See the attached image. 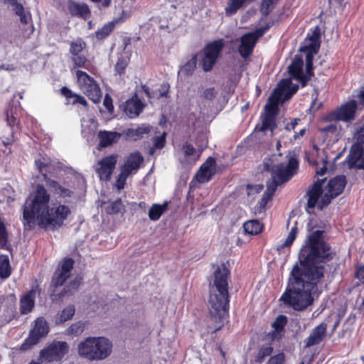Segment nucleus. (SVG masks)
Returning <instances> with one entry per match:
<instances>
[{
  "label": "nucleus",
  "instance_id": "obj_19",
  "mask_svg": "<svg viewBox=\"0 0 364 364\" xmlns=\"http://www.w3.org/2000/svg\"><path fill=\"white\" fill-rule=\"evenodd\" d=\"M144 161V158L139 151H136L129 154L121 169L130 175L133 171H136Z\"/></svg>",
  "mask_w": 364,
  "mask_h": 364
},
{
  "label": "nucleus",
  "instance_id": "obj_47",
  "mask_svg": "<svg viewBox=\"0 0 364 364\" xmlns=\"http://www.w3.org/2000/svg\"><path fill=\"white\" fill-rule=\"evenodd\" d=\"M9 242V234L4 222L0 219V248L6 249Z\"/></svg>",
  "mask_w": 364,
  "mask_h": 364
},
{
  "label": "nucleus",
  "instance_id": "obj_13",
  "mask_svg": "<svg viewBox=\"0 0 364 364\" xmlns=\"http://www.w3.org/2000/svg\"><path fill=\"white\" fill-rule=\"evenodd\" d=\"M41 291L42 289L36 280L31 289L20 298V312L21 314H27L33 310L35 306L36 295L37 294L40 295Z\"/></svg>",
  "mask_w": 364,
  "mask_h": 364
},
{
  "label": "nucleus",
  "instance_id": "obj_26",
  "mask_svg": "<svg viewBox=\"0 0 364 364\" xmlns=\"http://www.w3.org/2000/svg\"><path fill=\"white\" fill-rule=\"evenodd\" d=\"M151 129V127L149 124H141L136 128H130L124 132L127 139L132 141H137L144 137L145 134H148Z\"/></svg>",
  "mask_w": 364,
  "mask_h": 364
},
{
  "label": "nucleus",
  "instance_id": "obj_36",
  "mask_svg": "<svg viewBox=\"0 0 364 364\" xmlns=\"http://www.w3.org/2000/svg\"><path fill=\"white\" fill-rule=\"evenodd\" d=\"M245 233L256 235L259 234L263 229V225L258 220H251L243 224Z\"/></svg>",
  "mask_w": 364,
  "mask_h": 364
},
{
  "label": "nucleus",
  "instance_id": "obj_10",
  "mask_svg": "<svg viewBox=\"0 0 364 364\" xmlns=\"http://www.w3.org/2000/svg\"><path fill=\"white\" fill-rule=\"evenodd\" d=\"M69 346L65 341H54L40 351L42 360L50 363L60 361L68 353Z\"/></svg>",
  "mask_w": 364,
  "mask_h": 364
},
{
  "label": "nucleus",
  "instance_id": "obj_15",
  "mask_svg": "<svg viewBox=\"0 0 364 364\" xmlns=\"http://www.w3.org/2000/svg\"><path fill=\"white\" fill-rule=\"evenodd\" d=\"M326 178H318L314 183L309 187L306 195L308 200L306 203V210L314 209L317 205L319 198L323 193V186Z\"/></svg>",
  "mask_w": 364,
  "mask_h": 364
},
{
  "label": "nucleus",
  "instance_id": "obj_11",
  "mask_svg": "<svg viewBox=\"0 0 364 364\" xmlns=\"http://www.w3.org/2000/svg\"><path fill=\"white\" fill-rule=\"evenodd\" d=\"M49 327L46 319L39 317L35 321V326L30 331L29 336L24 340L21 344L20 349L21 350H27L32 346L37 344L39 340L48 334Z\"/></svg>",
  "mask_w": 364,
  "mask_h": 364
},
{
  "label": "nucleus",
  "instance_id": "obj_6",
  "mask_svg": "<svg viewBox=\"0 0 364 364\" xmlns=\"http://www.w3.org/2000/svg\"><path fill=\"white\" fill-rule=\"evenodd\" d=\"M210 306L206 330L208 334H213L224 326L225 321L229 316L230 306L224 304L214 306L213 304H210Z\"/></svg>",
  "mask_w": 364,
  "mask_h": 364
},
{
  "label": "nucleus",
  "instance_id": "obj_48",
  "mask_svg": "<svg viewBox=\"0 0 364 364\" xmlns=\"http://www.w3.org/2000/svg\"><path fill=\"white\" fill-rule=\"evenodd\" d=\"M279 0H262L261 12L262 16H267Z\"/></svg>",
  "mask_w": 364,
  "mask_h": 364
},
{
  "label": "nucleus",
  "instance_id": "obj_49",
  "mask_svg": "<svg viewBox=\"0 0 364 364\" xmlns=\"http://www.w3.org/2000/svg\"><path fill=\"white\" fill-rule=\"evenodd\" d=\"M129 64V59L126 58H119L117 63L114 65V70L119 75H122L124 73L125 69Z\"/></svg>",
  "mask_w": 364,
  "mask_h": 364
},
{
  "label": "nucleus",
  "instance_id": "obj_7",
  "mask_svg": "<svg viewBox=\"0 0 364 364\" xmlns=\"http://www.w3.org/2000/svg\"><path fill=\"white\" fill-rule=\"evenodd\" d=\"M358 102L355 100H350L329 112L325 117L328 122L337 121L350 122L355 119L358 109Z\"/></svg>",
  "mask_w": 364,
  "mask_h": 364
},
{
  "label": "nucleus",
  "instance_id": "obj_40",
  "mask_svg": "<svg viewBox=\"0 0 364 364\" xmlns=\"http://www.w3.org/2000/svg\"><path fill=\"white\" fill-rule=\"evenodd\" d=\"M247 0H229L225 7V14L227 16H232L245 4Z\"/></svg>",
  "mask_w": 364,
  "mask_h": 364
},
{
  "label": "nucleus",
  "instance_id": "obj_28",
  "mask_svg": "<svg viewBox=\"0 0 364 364\" xmlns=\"http://www.w3.org/2000/svg\"><path fill=\"white\" fill-rule=\"evenodd\" d=\"M60 91L61 95L66 98L67 104H80L85 107L87 106V102L84 97L73 92L68 87H63Z\"/></svg>",
  "mask_w": 364,
  "mask_h": 364
},
{
  "label": "nucleus",
  "instance_id": "obj_57",
  "mask_svg": "<svg viewBox=\"0 0 364 364\" xmlns=\"http://www.w3.org/2000/svg\"><path fill=\"white\" fill-rule=\"evenodd\" d=\"M103 105L109 113H112L114 112L113 100L109 94L105 95Z\"/></svg>",
  "mask_w": 364,
  "mask_h": 364
},
{
  "label": "nucleus",
  "instance_id": "obj_50",
  "mask_svg": "<svg viewBox=\"0 0 364 364\" xmlns=\"http://www.w3.org/2000/svg\"><path fill=\"white\" fill-rule=\"evenodd\" d=\"M284 168L291 174L293 176L295 173H296L297 170L299 168V161L295 156H291L287 164V166Z\"/></svg>",
  "mask_w": 364,
  "mask_h": 364
},
{
  "label": "nucleus",
  "instance_id": "obj_52",
  "mask_svg": "<svg viewBox=\"0 0 364 364\" xmlns=\"http://www.w3.org/2000/svg\"><path fill=\"white\" fill-rule=\"evenodd\" d=\"M72 61L77 68H85L87 58L85 55L77 54L76 55H73Z\"/></svg>",
  "mask_w": 364,
  "mask_h": 364
},
{
  "label": "nucleus",
  "instance_id": "obj_17",
  "mask_svg": "<svg viewBox=\"0 0 364 364\" xmlns=\"http://www.w3.org/2000/svg\"><path fill=\"white\" fill-rule=\"evenodd\" d=\"M264 168L271 172L272 179L276 181L280 185L289 181L291 178V174L289 173L282 164L271 166L267 163L264 164Z\"/></svg>",
  "mask_w": 364,
  "mask_h": 364
},
{
  "label": "nucleus",
  "instance_id": "obj_62",
  "mask_svg": "<svg viewBox=\"0 0 364 364\" xmlns=\"http://www.w3.org/2000/svg\"><path fill=\"white\" fill-rule=\"evenodd\" d=\"M355 277L358 279L362 284H364V264L355 267Z\"/></svg>",
  "mask_w": 364,
  "mask_h": 364
},
{
  "label": "nucleus",
  "instance_id": "obj_23",
  "mask_svg": "<svg viewBox=\"0 0 364 364\" xmlns=\"http://www.w3.org/2000/svg\"><path fill=\"white\" fill-rule=\"evenodd\" d=\"M346 183L347 181L346 176L344 175H338L328 181L326 189L328 192L338 196L343 193Z\"/></svg>",
  "mask_w": 364,
  "mask_h": 364
},
{
  "label": "nucleus",
  "instance_id": "obj_22",
  "mask_svg": "<svg viewBox=\"0 0 364 364\" xmlns=\"http://www.w3.org/2000/svg\"><path fill=\"white\" fill-rule=\"evenodd\" d=\"M298 89V85L292 84L290 79H287L278 85V88L274 90V93L279 96L280 98L284 94V100H289L297 92Z\"/></svg>",
  "mask_w": 364,
  "mask_h": 364
},
{
  "label": "nucleus",
  "instance_id": "obj_21",
  "mask_svg": "<svg viewBox=\"0 0 364 364\" xmlns=\"http://www.w3.org/2000/svg\"><path fill=\"white\" fill-rule=\"evenodd\" d=\"M326 328L327 324L326 323H321L318 326H316L306 340V347L319 344L326 336Z\"/></svg>",
  "mask_w": 364,
  "mask_h": 364
},
{
  "label": "nucleus",
  "instance_id": "obj_64",
  "mask_svg": "<svg viewBox=\"0 0 364 364\" xmlns=\"http://www.w3.org/2000/svg\"><path fill=\"white\" fill-rule=\"evenodd\" d=\"M314 75V73L313 63H306V74H304V77L308 79V82L311 80Z\"/></svg>",
  "mask_w": 364,
  "mask_h": 364
},
{
  "label": "nucleus",
  "instance_id": "obj_14",
  "mask_svg": "<svg viewBox=\"0 0 364 364\" xmlns=\"http://www.w3.org/2000/svg\"><path fill=\"white\" fill-rule=\"evenodd\" d=\"M216 160L209 156L200 166L195 175L196 180L200 183L210 181L216 173Z\"/></svg>",
  "mask_w": 364,
  "mask_h": 364
},
{
  "label": "nucleus",
  "instance_id": "obj_34",
  "mask_svg": "<svg viewBox=\"0 0 364 364\" xmlns=\"http://www.w3.org/2000/svg\"><path fill=\"white\" fill-rule=\"evenodd\" d=\"M168 202L165 201L162 205L154 203L149 210V218L151 220L156 221L166 211Z\"/></svg>",
  "mask_w": 364,
  "mask_h": 364
},
{
  "label": "nucleus",
  "instance_id": "obj_41",
  "mask_svg": "<svg viewBox=\"0 0 364 364\" xmlns=\"http://www.w3.org/2000/svg\"><path fill=\"white\" fill-rule=\"evenodd\" d=\"M114 24L113 22H109L105 24L101 28L95 32V36L98 40H103L106 38L113 31Z\"/></svg>",
  "mask_w": 364,
  "mask_h": 364
},
{
  "label": "nucleus",
  "instance_id": "obj_37",
  "mask_svg": "<svg viewBox=\"0 0 364 364\" xmlns=\"http://www.w3.org/2000/svg\"><path fill=\"white\" fill-rule=\"evenodd\" d=\"M11 267L9 256L0 255V278L6 279L11 274Z\"/></svg>",
  "mask_w": 364,
  "mask_h": 364
},
{
  "label": "nucleus",
  "instance_id": "obj_63",
  "mask_svg": "<svg viewBox=\"0 0 364 364\" xmlns=\"http://www.w3.org/2000/svg\"><path fill=\"white\" fill-rule=\"evenodd\" d=\"M266 31L264 30V28L261 26L257 29H255L252 32H249L248 33L250 34V36L257 42L258 39L263 36Z\"/></svg>",
  "mask_w": 364,
  "mask_h": 364
},
{
  "label": "nucleus",
  "instance_id": "obj_5",
  "mask_svg": "<svg viewBox=\"0 0 364 364\" xmlns=\"http://www.w3.org/2000/svg\"><path fill=\"white\" fill-rule=\"evenodd\" d=\"M77 82L81 91L94 103H98L102 98V91L97 81L86 72L76 71Z\"/></svg>",
  "mask_w": 364,
  "mask_h": 364
},
{
  "label": "nucleus",
  "instance_id": "obj_29",
  "mask_svg": "<svg viewBox=\"0 0 364 364\" xmlns=\"http://www.w3.org/2000/svg\"><path fill=\"white\" fill-rule=\"evenodd\" d=\"M319 38L318 32L314 33V34L311 36L310 40L312 41V43L309 46H304L301 50L306 52V63H313L314 61V54L316 53L319 47V45H316V42L318 41Z\"/></svg>",
  "mask_w": 364,
  "mask_h": 364
},
{
  "label": "nucleus",
  "instance_id": "obj_60",
  "mask_svg": "<svg viewBox=\"0 0 364 364\" xmlns=\"http://www.w3.org/2000/svg\"><path fill=\"white\" fill-rule=\"evenodd\" d=\"M217 95L214 87L207 88L203 92V97L205 99L208 100H213Z\"/></svg>",
  "mask_w": 364,
  "mask_h": 364
},
{
  "label": "nucleus",
  "instance_id": "obj_61",
  "mask_svg": "<svg viewBox=\"0 0 364 364\" xmlns=\"http://www.w3.org/2000/svg\"><path fill=\"white\" fill-rule=\"evenodd\" d=\"M320 131L323 133H325L326 134H334L337 132V125L336 124H328L323 127H321L320 129Z\"/></svg>",
  "mask_w": 364,
  "mask_h": 364
},
{
  "label": "nucleus",
  "instance_id": "obj_12",
  "mask_svg": "<svg viewBox=\"0 0 364 364\" xmlns=\"http://www.w3.org/2000/svg\"><path fill=\"white\" fill-rule=\"evenodd\" d=\"M118 158V154H113L103 157L97 162L96 173L98 174L100 180L109 181L111 179L117 164Z\"/></svg>",
  "mask_w": 364,
  "mask_h": 364
},
{
  "label": "nucleus",
  "instance_id": "obj_30",
  "mask_svg": "<svg viewBox=\"0 0 364 364\" xmlns=\"http://www.w3.org/2000/svg\"><path fill=\"white\" fill-rule=\"evenodd\" d=\"M279 96L277 95L269 97V102L264 107V115L277 118L279 112V103L280 100Z\"/></svg>",
  "mask_w": 364,
  "mask_h": 364
},
{
  "label": "nucleus",
  "instance_id": "obj_3",
  "mask_svg": "<svg viewBox=\"0 0 364 364\" xmlns=\"http://www.w3.org/2000/svg\"><path fill=\"white\" fill-rule=\"evenodd\" d=\"M230 270L224 264L218 266L213 273V281L209 284V304L214 306H230L228 279Z\"/></svg>",
  "mask_w": 364,
  "mask_h": 364
},
{
  "label": "nucleus",
  "instance_id": "obj_32",
  "mask_svg": "<svg viewBox=\"0 0 364 364\" xmlns=\"http://www.w3.org/2000/svg\"><path fill=\"white\" fill-rule=\"evenodd\" d=\"M274 348L271 343L262 345L258 348L257 352L254 356V361L256 363L262 364L267 357L272 355Z\"/></svg>",
  "mask_w": 364,
  "mask_h": 364
},
{
  "label": "nucleus",
  "instance_id": "obj_18",
  "mask_svg": "<svg viewBox=\"0 0 364 364\" xmlns=\"http://www.w3.org/2000/svg\"><path fill=\"white\" fill-rule=\"evenodd\" d=\"M68 9L72 16L88 19L91 16L90 10L85 3L80 4L74 0H68Z\"/></svg>",
  "mask_w": 364,
  "mask_h": 364
},
{
  "label": "nucleus",
  "instance_id": "obj_4",
  "mask_svg": "<svg viewBox=\"0 0 364 364\" xmlns=\"http://www.w3.org/2000/svg\"><path fill=\"white\" fill-rule=\"evenodd\" d=\"M112 344L105 337H88L78 345L79 355L89 360H102L112 353Z\"/></svg>",
  "mask_w": 364,
  "mask_h": 364
},
{
  "label": "nucleus",
  "instance_id": "obj_38",
  "mask_svg": "<svg viewBox=\"0 0 364 364\" xmlns=\"http://www.w3.org/2000/svg\"><path fill=\"white\" fill-rule=\"evenodd\" d=\"M105 212L108 215H116L124 212V205L120 198L110 203L105 207Z\"/></svg>",
  "mask_w": 364,
  "mask_h": 364
},
{
  "label": "nucleus",
  "instance_id": "obj_33",
  "mask_svg": "<svg viewBox=\"0 0 364 364\" xmlns=\"http://www.w3.org/2000/svg\"><path fill=\"white\" fill-rule=\"evenodd\" d=\"M287 323V318L285 315H279L276 318L274 321L272 323V326L274 330L268 333L272 340H274L276 338L277 333L282 332L284 330V327Z\"/></svg>",
  "mask_w": 364,
  "mask_h": 364
},
{
  "label": "nucleus",
  "instance_id": "obj_53",
  "mask_svg": "<svg viewBox=\"0 0 364 364\" xmlns=\"http://www.w3.org/2000/svg\"><path fill=\"white\" fill-rule=\"evenodd\" d=\"M84 326L80 322L73 323L68 329V333L71 335L77 336L83 332Z\"/></svg>",
  "mask_w": 364,
  "mask_h": 364
},
{
  "label": "nucleus",
  "instance_id": "obj_42",
  "mask_svg": "<svg viewBox=\"0 0 364 364\" xmlns=\"http://www.w3.org/2000/svg\"><path fill=\"white\" fill-rule=\"evenodd\" d=\"M86 47L85 42L80 38L72 41L70 46V53L73 55L80 54Z\"/></svg>",
  "mask_w": 364,
  "mask_h": 364
},
{
  "label": "nucleus",
  "instance_id": "obj_56",
  "mask_svg": "<svg viewBox=\"0 0 364 364\" xmlns=\"http://www.w3.org/2000/svg\"><path fill=\"white\" fill-rule=\"evenodd\" d=\"M279 185L280 184L279 183L276 182V181H274L273 179L271 178L267 183V189L264 192L269 194V196H273L277 190V186Z\"/></svg>",
  "mask_w": 364,
  "mask_h": 364
},
{
  "label": "nucleus",
  "instance_id": "obj_16",
  "mask_svg": "<svg viewBox=\"0 0 364 364\" xmlns=\"http://www.w3.org/2000/svg\"><path fill=\"white\" fill-rule=\"evenodd\" d=\"M304 61L301 56L296 55L288 67V71L291 78L301 83L302 87L308 84V79L304 77L303 72Z\"/></svg>",
  "mask_w": 364,
  "mask_h": 364
},
{
  "label": "nucleus",
  "instance_id": "obj_45",
  "mask_svg": "<svg viewBox=\"0 0 364 364\" xmlns=\"http://www.w3.org/2000/svg\"><path fill=\"white\" fill-rule=\"evenodd\" d=\"M336 197L337 196H335L333 193L327 191V193H326L323 196H321V200L317 203L318 209L321 210H323L331 203L333 198Z\"/></svg>",
  "mask_w": 364,
  "mask_h": 364
},
{
  "label": "nucleus",
  "instance_id": "obj_8",
  "mask_svg": "<svg viewBox=\"0 0 364 364\" xmlns=\"http://www.w3.org/2000/svg\"><path fill=\"white\" fill-rule=\"evenodd\" d=\"M223 39L215 40L207 43L203 48V57L201 60L202 68L204 71H210L215 65L224 48Z\"/></svg>",
  "mask_w": 364,
  "mask_h": 364
},
{
  "label": "nucleus",
  "instance_id": "obj_55",
  "mask_svg": "<svg viewBox=\"0 0 364 364\" xmlns=\"http://www.w3.org/2000/svg\"><path fill=\"white\" fill-rule=\"evenodd\" d=\"M197 64V54H193L184 65V69L187 73H192L196 68Z\"/></svg>",
  "mask_w": 364,
  "mask_h": 364
},
{
  "label": "nucleus",
  "instance_id": "obj_24",
  "mask_svg": "<svg viewBox=\"0 0 364 364\" xmlns=\"http://www.w3.org/2000/svg\"><path fill=\"white\" fill-rule=\"evenodd\" d=\"M144 105L137 98L127 100L123 105L124 112L129 117H138L143 110Z\"/></svg>",
  "mask_w": 364,
  "mask_h": 364
},
{
  "label": "nucleus",
  "instance_id": "obj_43",
  "mask_svg": "<svg viewBox=\"0 0 364 364\" xmlns=\"http://www.w3.org/2000/svg\"><path fill=\"white\" fill-rule=\"evenodd\" d=\"M298 228L296 227V224H295V225L291 228V230L284 243H282L277 247V250L280 251L282 249H284V247H290L295 240Z\"/></svg>",
  "mask_w": 364,
  "mask_h": 364
},
{
  "label": "nucleus",
  "instance_id": "obj_46",
  "mask_svg": "<svg viewBox=\"0 0 364 364\" xmlns=\"http://www.w3.org/2000/svg\"><path fill=\"white\" fill-rule=\"evenodd\" d=\"M5 116L7 124L9 127H14L20 124V120L14 115L13 109L8 107L5 110Z\"/></svg>",
  "mask_w": 364,
  "mask_h": 364
},
{
  "label": "nucleus",
  "instance_id": "obj_31",
  "mask_svg": "<svg viewBox=\"0 0 364 364\" xmlns=\"http://www.w3.org/2000/svg\"><path fill=\"white\" fill-rule=\"evenodd\" d=\"M262 124L260 126L257 125L255 130L257 132H266L270 130L272 133L277 128V118L264 115L261 116Z\"/></svg>",
  "mask_w": 364,
  "mask_h": 364
},
{
  "label": "nucleus",
  "instance_id": "obj_58",
  "mask_svg": "<svg viewBox=\"0 0 364 364\" xmlns=\"http://www.w3.org/2000/svg\"><path fill=\"white\" fill-rule=\"evenodd\" d=\"M182 149L186 157L193 155L196 151V148L188 142H186L183 145Z\"/></svg>",
  "mask_w": 364,
  "mask_h": 364
},
{
  "label": "nucleus",
  "instance_id": "obj_44",
  "mask_svg": "<svg viewBox=\"0 0 364 364\" xmlns=\"http://www.w3.org/2000/svg\"><path fill=\"white\" fill-rule=\"evenodd\" d=\"M80 285V279L75 278L72 280L67 286L64 287L61 292L59 294V298L65 296L70 293L71 290L76 291Z\"/></svg>",
  "mask_w": 364,
  "mask_h": 364
},
{
  "label": "nucleus",
  "instance_id": "obj_35",
  "mask_svg": "<svg viewBox=\"0 0 364 364\" xmlns=\"http://www.w3.org/2000/svg\"><path fill=\"white\" fill-rule=\"evenodd\" d=\"M75 313L74 305L70 304L65 307L60 313L57 314L55 318L56 324H62L70 320Z\"/></svg>",
  "mask_w": 364,
  "mask_h": 364
},
{
  "label": "nucleus",
  "instance_id": "obj_25",
  "mask_svg": "<svg viewBox=\"0 0 364 364\" xmlns=\"http://www.w3.org/2000/svg\"><path fill=\"white\" fill-rule=\"evenodd\" d=\"M257 41L249 33L241 37L238 52L243 58H248L253 52Z\"/></svg>",
  "mask_w": 364,
  "mask_h": 364
},
{
  "label": "nucleus",
  "instance_id": "obj_51",
  "mask_svg": "<svg viewBox=\"0 0 364 364\" xmlns=\"http://www.w3.org/2000/svg\"><path fill=\"white\" fill-rule=\"evenodd\" d=\"M129 174L126 172L123 171L122 169L120 168V173L118 175V177L116 180L115 186L118 190H122L124 188L126 184L127 178L129 177Z\"/></svg>",
  "mask_w": 364,
  "mask_h": 364
},
{
  "label": "nucleus",
  "instance_id": "obj_39",
  "mask_svg": "<svg viewBox=\"0 0 364 364\" xmlns=\"http://www.w3.org/2000/svg\"><path fill=\"white\" fill-rule=\"evenodd\" d=\"M351 154L356 159L364 155V134H359L356 143L352 146Z\"/></svg>",
  "mask_w": 364,
  "mask_h": 364
},
{
  "label": "nucleus",
  "instance_id": "obj_54",
  "mask_svg": "<svg viewBox=\"0 0 364 364\" xmlns=\"http://www.w3.org/2000/svg\"><path fill=\"white\" fill-rule=\"evenodd\" d=\"M266 364H285V355L284 353H279L271 356Z\"/></svg>",
  "mask_w": 364,
  "mask_h": 364
},
{
  "label": "nucleus",
  "instance_id": "obj_27",
  "mask_svg": "<svg viewBox=\"0 0 364 364\" xmlns=\"http://www.w3.org/2000/svg\"><path fill=\"white\" fill-rule=\"evenodd\" d=\"M98 139L100 140L99 146L101 148H106L114 143L117 142L120 137V134L116 132H109V131H100L98 133Z\"/></svg>",
  "mask_w": 364,
  "mask_h": 364
},
{
  "label": "nucleus",
  "instance_id": "obj_2",
  "mask_svg": "<svg viewBox=\"0 0 364 364\" xmlns=\"http://www.w3.org/2000/svg\"><path fill=\"white\" fill-rule=\"evenodd\" d=\"M50 195L43 184H37L31 200L23 206L22 223L25 231L32 230L36 225L52 230L62 227L71 213L70 208L60 203L49 205Z\"/></svg>",
  "mask_w": 364,
  "mask_h": 364
},
{
  "label": "nucleus",
  "instance_id": "obj_1",
  "mask_svg": "<svg viewBox=\"0 0 364 364\" xmlns=\"http://www.w3.org/2000/svg\"><path fill=\"white\" fill-rule=\"evenodd\" d=\"M323 230L311 233L301 248L298 260L287 279L279 301L294 311H302L313 305L314 294L318 295V284L325 277L323 264L333 259L336 252L323 240Z\"/></svg>",
  "mask_w": 364,
  "mask_h": 364
},
{
  "label": "nucleus",
  "instance_id": "obj_20",
  "mask_svg": "<svg viewBox=\"0 0 364 364\" xmlns=\"http://www.w3.org/2000/svg\"><path fill=\"white\" fill-rule=\"evenodd\" d=\"M43 178L47 187L59 198H64L72 196L73 192L70 189L63 186L57 181L51 179L47 174H43Z\"/></svg>",
  "mask_w": 364,
  "mask_h": 364
},
{
  "label": "nucleus",
  "instance_id": "obj_59",
  "mask_svg": "<svg viewBox=\"0 0 364 364\" xmlns=\"http://www.w3.org/2000/svg\"><path fill=\"white\" fill-rule=\"evenodd\" d=\"M166 144L165 134L156 136L154 140V146L156 149H162Z\"/></svg>",
  "mask_w": 364,
  "mask_h": 364
},
{
  "label": "nucleus",
  "instance_id": "obj_9",
  "mask_svg": "<svg viewBox=\"0 0 364 364\" xmlns=\"http://www.w3.org/2000/svg\"><path fill=\"white\" fill-rule=\"evenodd\" d=\"M75 260L71 257H64L60 261L51 277L50 287L56 289L64 285L70 278L71 272L74 267Z\"/></svg>",
  "mask_w": 364,
  "mask_h": 364
}]
</instances>
